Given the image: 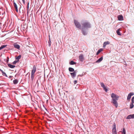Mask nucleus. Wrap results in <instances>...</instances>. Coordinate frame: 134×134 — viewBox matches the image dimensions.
<instances>
[{
    "label": "nucleus",
    "mask_w": 134,
    "mask_h": 134,
    "mask_svg": "<svg viewBox=\"0 0 134 134\" xmlns=\"http://www.w3.org/2000/svg\"><path fill=\"white\" fill-rule=\"evenodd\" d=\"M111 97L112 98L111 102L113 104L116 108H117L118 106V104L117 102L119 96L116 95L114 93H112L111 95Z\"/></svg>",
    "instance_id": "nucleus-1"
},
{
    "label": "nucleus",
    "mask_w": 134,
    "mask_h": 134,
    "mask_svg": "<svg viewBox=\"0 0 134 134\" xmlns=\"http://www.w3.org/2000/svg\"><path fill=\"white\" fill-rule=\"evenodd\" d=\"M81 29H87L91 27L90 24L86 21H82L81 22Z\"/></svg>",
    "instance_id": "nucleus-2"
},
{
    "label": "nucleus",
    "mask_w": 134,
    "mask_h": 134,
    "mask_svg": "<svg viewBox=\"0 0 134 134\" xmlns=\"http://www.w3.org/2000/svg\"><path fill=\"white\" fill-rule=\"evenodd\" d=\"M36 71V67L35 65H34L33 66V69L31 71V80H33L34 76V74Z\"/></svg>",
    "instance_id": "nucleus-3"
},
{
    "label": "nucleus",
    "mask_w": 134,
    "mask_h": 134,
    "mask_svg": "<svg viewBox=\"0 0 134 134\" xmlns=\"http://www.w3.org/2000/svg\"><path fill=\"white\" fill-rule=\"evenodd\" d=\"M74 21L76 28L80 29H81V26L80 22L76 19H74Z\"/></svg>",
    "instance_id": "nucleus-4"
},
{
    "label": "nucleus",
    "mask_w": 134,
    "mask_h": 134,
    "mask_svg": "<svg viewBox=\"0 0 134 134\" xmlns=\"http://www.w3.org/2000/svg\"><path fill=\"white\" fill-rule=\"evenodd\" d=\"M100 85L102 87H103V88L104 89V90H105V92H107L108 90V89L106 88V87L105 86L104 84L102 82L100 83Z\"/></svg>",
    "instance_id": "nucleus-5"
},
{
    "label": "nucleus",
    "mask_w": 134,
    "mask_h": 134,
    "mask_svg": "<svg viewBox=\"0 0 134 134\" xmlns=\"http://www.w3.org/2000/svg\"><path fill=\"white\" fill-rule=\"evenodd\" d=\"M13 46L14 47L18 49H20V46L17 43H15L13 44Z\"/></svg>",
    "instance_id": "nucleus-6"
},
{
    "label": "nucleus",
    "mask_w": 134,
    "mask_h": 134,
    "mask_svg": "<svg viewBox=\"0 0 134 134\" xmlns=\"http://www.w3.org/2000/svg\"><path fill=\"white\" fill-rule=\"evenodd\" d=\"M134 94V93H133L131 92L129 93L128 96L127 97V100H129L130 99L131 96H132Z\"/></svg>",
    "instance_id": "nucleus-7"
},
{
    "label": "nucleus",
    "mask_w": 134,
    "mask_h": 134,
    "mask_svg": "<svg viewBox=\"0 0 134 134\" xmlns=\"http://www.w3.org/2000/svg\"><path fill=\"white\" fill-rule=\"evenodd\" d=\"M134 114L130 115L127 116V117L126 118V119H134Z\"/></svg>",
    "instance_id": "nucleus-8"
},
{
    "label": "nucleus",
    "mask_w": 134,
    "mask_h": 134,
    "mask_svg": "<svg viewBox=\"0 0 134 134\" xmlns=\"http://www.w3.org/2000/svg\"><path fill=\"white\" fill-rule=\"evenodd\" d=\"M114 127L113 128V129L112 130L113 133V134H117L116 132L115 127V124H114Z\"/></svg>",
    "instance_id": "nucleus-9"
},
{
    "label": "nucleus",
    "mask_w": 134,
    "mask_h": 134,
    "mask_svg": "<svg viewBox=\"0 0 134 134\" xmlns=\"http://www.w3.org/2000/svg\"><path fill=\"white\" fill-rule=\"evenodd\" d=\"M71 77L72 78H74L76 76V71H75L73 72L70 73Z\"/></svg>",
    "instance_id": "nucleus-10"
},
{
    "label": "nucleus",
    "mask_w": 134,
    "mask_h": 134,
    "mask_svg": "<svg viewBox=\"0 0 134 134\" xmlns=\"http://www.w3.org/2000/svg\"><path fill=\"white\" fill-rule=\"evenodd\" d=\"M13 5L14 6V8H15L16 10V11L17 12H18V7L16 3L15 2H14L13 3Z\"/></svg>",
    "instance_id": "nucleus-11"
},
{
    "label": "nucleus",
    "mask_w": 134,
    "mask_h": 134,
    "mask_svg": "<svg viewBox=\"0 0 134 134\" xmlns=\"http://www.w3.org/2000/svg\"><path fill=\"white\" fill-rule=\"evenodd\" d=\"M79 60L80 61L82 62L83 61V57L82 54H80L79 56Z\"/></svg>",
    "instance_id": "nucleus-12"
},
{
    "label": "nucleus",
    "mask_w": 134,
    "mask_h": 134,
    "mask_svg": "<svg viewBox=\"0 0 134 134\" xmlns=\"http://www.w3.org/2000/svg\"><path fill=\"white\" fill-rule=\"evenodd\" d=\"M82 30V34L84 35H86L87 34L86 31L85 30L86 29H81Z\"/></svg>",
    "instance_id": "nucleus-13"
},
{
    "label": "nucleus",
    "mask_w": 134,
    "mask_h": 134,
    "mask_svg": "<svg viewBox=\"0 0 134 134\" xmlns=\"http://www.w3.org/2000/svg\"><path fill=\"white\" fill-rule=\"evenodd\" d=\"M118 20H119L121 21L123 20V17L122 15H119L118 16Z\"/></svg>",
    "instance_id": "nucleus-14"
},
{
    "label": "nucleus",
    "mask_w": 134,
    "mask_h": 134,
    "mask_svg": "<svg viewBox=\"0 0 134 134\" xmlns=\"http://www.w3.org/2000/svg\"><path fill=\"white\" fill-rule=\"evenodd\" d=\"M110 44V42L109 41L105 42H104L103 44V47L104 48L108 44Z\"/></svg>",
    "instance_id": "nucleus-15"
},
{
    "label": "nucleus",
    "mask_w": 134,
    "mask_h": 134,
    "mask_svg": "<svg viewBox=\"0 0 134 134\" xmlns=\"http://www.w3.org/2000/svg\"><path fill=\"white\" fill-rule=\"evenodd\" d=\"M103 59V57H102L98 59L95 62V63H99Z\"/></svg>",
    "instance_id": "nucleus-16"
},
{
    "label": "nucleus",
    "mask_w": 134,
    "mask_h": 134,
    "mask_svg": "<svg viewBox=\"0 0 134 134\" xmlns=\"http://www.w3.org/2000/svg\"><path fill=\"white\" fill-rule=\"evenodd\" d=\"M21 55H19L18 56L16 57H15V59L16 61H17L18 62L19 61V59L21 58Z\"/></svg>",
    "instance_id": "nucleus-17"
},
{
    "label": "nucleus",
    "mask_w": 134,
    "mask_h": 134,
    "mask_svg": "<svg viewBox=\"0 0 134 134\" xmlns=\"http://www.w3.org/2000/svg\"><path fill=\"white\" fill-rule=\"evenodd\" d=\"M0 71L2 72V75L3 76H5L6 77H7V76L5 73L2 70L0 69Z\"/></svg>",
    "instance_id": "nucleus-18"
},
{
    "label": "nucleus",
    "mask_w": 134,
    "mask_h": 134,
    "mask_svg": "<svg viewBox=\"0 0 134 134\" xmlns=\"http://www.w3.org/2000/svg\"><path fill=\"white\" fill-rule=\"evenodd\" d=\"M8 66L10 68H13L15 67V66L14 65H13L10 64H8Z\"/></svg>",
    "instance_id": "nucleus-19"
},
{
    "label": "nucleus",
    "mask_w": 134,
    "mask_h": 134,
    "mask_svg": "<svg viewBox=\"0 0 134 134\" xmlns=\"http://www.w3.org/2000/svg\"><path fill=\"white\" fill-rule=\"evenodd\" d=\"M29 2H28L27 3V15H28V13H29Z\"/></svg>",
    "instance_id": "nucleus-20"
},
{
    "label": "nucleus",
    "mask_w": 134,
    "mask_h": 134,
    "mask_svg": "<svg viewBox=\"0 0 134 134\" xmlns=\"http://www.w3.org/2000/svg\"><path fill=\"white\" fill-rule=\"evenodd\" d=\"M7 45H2L0 47V50L3 49L4 48H5L7 47Z\"/></svg>",
    "instance_id": "nucleus-21"
},
{
    "label": "nucleus",
    "mask_w": 134,
    "mask_h": 134,
    "mask_svg": "<svg viewBox=\"0 0 134 134\" xmlns=\"http://www.w3.org/2000/svg\"><path fill=\"white\" fill-rule=\"evenodd\" d=\"M103 50V49L102 48L99 49L97 52L96 53V55H98Z\"/></svg>",
    "instance_id": "nucleus-22"
},
{
    "label": "nucleus",
    "mask_w": 134,
    "mask_h": 134,
    "mask_svg": "<svg viewBox=\"0 0 134 134\" xmlns=\"http://www.w3.org/2000/svg\"><path fill=\"white\" fill-rule=\"evenodd\" d=\"M18 82V80L15 79L13 81V83L14 84H16Z\"/></svg>",
    "instance_id": "nucleus-23"
},
{
    "label": "nucleus",
    "mask_w": 134,
    "mask_h": 134,
    "mask_svg": "<svg viewBox=\"0 0 134 134\" xmlns=\"http://www.w3.org/2000/svg\"><path fill=\"white\" fill-rule=\"evenodd\" d=\"M69 70L70 72H73L74 71V69L70 67L69 68Z\"/></svg>",
    "instance_id": "nucleus-24"
},
{
    "label": "nucleus",
    "mask_w": 134,
    "mask_h": 134,
    "mask_svg": "<svg viewBox=\"0 0 134 134\" xmlns=\"http://www.w3.org/2000/svg\"><path fill=\"white\" fill-rule=\"evenodd\" d=\"M69 64L70 65H73L75 64L76 63L74 62L73 61H71L70 62Z\"/></svg>",
    "instance_id": "nucleus-25"
},
{
    "label": "nucleus",
    "mask_w": 134,
    "mask_h": 134,
    "mask_svg": "<svg viewBox=\"0 0 134 134\" xmlns=\"http://www.w3.org/2000/svg\"><path fill=\"white\" fill-rule=\"evenodd\" d=\"M116 33L117 34L119 35H121V34L119 31V29H118L116 31Z\"/></svg>",
    "instance_id": "nucleus-26"
},
{
    "label": "nucleus",
    "mask_w": 134,
    "mask_h": 134,
    "mask_svg": "<svg viewBox=\"0 0 134 134\" xmlns=\"http://www.w3.org/2000/svg\"><path fill=\"white\" fill-rule=\"evenodd\" d=\"M133 104V103H132V102L131 103L130 105V108L132 109L134 107Z\"/></svg>",
    "instance_id": "nucleus-27"
},
{
    "label": "nucleus",
    "mask_w": 134,
    "mask_h": 134,
    "mask_svg": "<svg viewBox=\"0 0 134 134\" xmlns=\"http://www.w3.org/2000/svg\"><path fill=\"white\" fill-rule=\"evenodd\" d=\"M122 134H126V131L124 128L123 129L122 131Z\"/></svg>",
    "instance_id": "nucleus-28"
},
{
    "label": "nucleus",
    "mask_w": 134,
    "mask_h": 134,
    "mask_svg": "<svg viewBox=\"0 0 134 134\" xmlns=\"http://www.w3.org/2000/svg\"><path fill=\"white\" fill-rule=\"evenodd\" d=\"M18 62L16 60L14 61L13 63V64H15L16 63H17Z\"/></svg>",
    "instance_id": "nucleus-29"
},
{
    "label": "nucleus",
    "mask_w": 134,
    "mask_h": 134,
    "mask_svg": "<svg viewBox=\"0 0 134 134\" xmlns=\"http://www.w3.org/2000/svg\"><path fill=\"white\" fill-rule=\"evenodd\" d=\"M132 103H133L134 104V96L132 97Z\"/></svg>",
    "instance_id": "nucleus-30"
},
{
    "label": "nucleus",
    "mask_w": 134,
    "mask_h": 134,
    "mask_svg": "<svg viewBox=\"0 0 134 134\" xmlns=\"http://www.w3.org/2000/svg\"><path fill=\"white\" fill-rule=\"evenodd\" d=\"M51 41H48V45L49 47H50L51 46Z\"/></svg>",
    "instance_id": "nucleus-31"
},
{
    "label": "nucleus",
    "mask_w": 134,
    "mask_h": 134,
    "mask_svg": "<svg viewBox=\"0 0 134 134\" xmlns=\"http://www.w3.org/2000/svg\"><path fill=\"white\" fill-rule=\"evenodd\" d=\"M77 82V80H75L74 82V84H76Z\"/></svg>",
    "instance_id": "nucleus-32"
},
{
    "label": "nucleus",
    "mask_w": 134,
    "mask_h": 134,
    "mask_svg": "<svg viewBox=\"0 0 134 134\" xmlns=\"http://www.w3.org/2000/svg\"><path fill=\"white\" fill-rule=\"evenodd\" d=\"M49 41H51V38H50V36L49 35Z\"/></svg>",
    "instance_id": "nucleus-33"
},
{
    "label": "nucleus",
    "mask_w": 134,
    "mask_h": 134,
    "mask_svg": "<svg viewBox=\"0 0 134 134\" xmlns=\"http://www.w3.org/2000/svg\"><path fill=\"white\" fill-rule=\"evenodd\" d=\"M22 1H23V3L24 4H25V0H22Z\"/></svg>",
    "instance_id": "nucleus-34"
},
{
    "label": "nucleus",
    "mask_w": 134,
    "mask_h": 134,
    "mask_svg": "<svg viewBox=\"0 0 134 134\" xmlns=\"http://www.w3.org/2000/svg\"><path fill=\"white\" fill-rule=\"evenodd\" d=\"M13 77V76H9V78H12Z\"/></svg>",
    "instance_id": "nucleus-35"
},
{
    "label": "nucleus",
    "mask_w": 134,
    "mask_h": 134,
    "mask_svg": "<svg viewBox=\"0 0 134 134\" xmlns=\"http://www.w3.org/2000/svg\"><path fill=\"white\" fill-rule=\"evenodd\" d=\"M21 8V6H20V7H19V10L20 11V10Z\"/></svg>",
    "instance_id": "nucleus-36"
},
{
    "label": "nucleus",
    "mask_w": 134,
    "mask_h": 134,
    "mask_svg": "<svg viewBox=\"0 0 134 134\" xmlns=\"http://www.w3.org/2000/svg\"><path fill=\"white\" fill-rule=\"evenodd\" d=\"M46 109V110H47V109Z\"/></svg>",
    "instance_id": "nucleus-37"
}]
</instances>
